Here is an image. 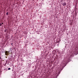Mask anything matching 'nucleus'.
I'll return each mask as SVG.
<instances>
[{
    "mask_svg": "<svg viewBox=\"0 0 78 78\" xmlns=\"http://www.w3.org/2000/svg\"><path fill=\"white\" fill-rule=\"evenodd\" d=\"M66 5H67V4L66 2H64L62 3V5L63 6H66Z\"/></svg>",
    "mask_w": 78,
    "mask_h": 78,
    "instance_id": "f257e3e1",
    "label": "nucleus"
},
{
    "mask_svg": "<svg viewBox=\"0 0 78 78\" xmlns=\"http://www.w3.org/2000/svg\"><path fill=\"white\" fill-rule=\"evenodd\" d=\"M8 53V51H6L5 52V55H8V54H7V53Z\"/></svg>",
    "mask_w": 78,
    "mask_h": 78,
    "instance_id": "f03ea898",
    "label": "nucleus"
},
{
    "mask_svg": "<svg viewBox=\"0 0 78 78\" xmlns=\"http://www.w3.org/2000/svg\"><path fill=\"white\" fill-rule=\"evenodd\" d=\"M6 15H8V12H7L6 13Z\"/></svg>",
    "mask_w": 78,
    "mask_h": 78,
    "instance_id": "7ed1b4c3",
    "label": "nucleus"
},
{
    "mask_svg": "<svg viewBox=\"0 0 78 78\" xmlns=\"http://www.w3.org/2000/svg\"><path fill=\"white\" fill-rule=\"evenodd\" d=\"M8 70H11V68H9L8 69Z\"/></svg>",
    "mask_w": 78,
    "mask_h": 78,
    "instance_id": "20e7f679",
    "label": "nucleus"
},
{
    "mask_svg": "<svg viewBox=\"0 0 78 78\" xmlns=\"http://www.w3.org/2000/svg\"><path fill=\"white\" fill-rule=\"evenodd\" d=\"M2 23H0V26H2Z\"/></svg>",
    "mask_w": 78,
    "mask_h": 78,
    "instance_id": "39448f33",
    "label": "nucleus"
},
{
    "mask_svg": "<svg viewBox=\"0 0 78 78\" xmlns=\"http://www.w3.org/2000/svg\"><path fill=\"white\" fill-rule=\"evenodd\" d=\"M6 30H5V31H4L5 32H6Z\"/></svg>",
    "mask_w": 78,
    "mask_h": 78,
    "instance_id": "423d86ee",
    "label": "nucleus"
},
{
    "mask_svg": "<svg viewBox=\"0 0 78 78\" xmlns=\"http://www.w3.org/2000/svg\"><path fill=\"white\" fill-rule=\"evenodd\" d=\"M2 24H3V23H2Z\"/></svg>",
    "mask_w": 78,
    "mask_h": 78,
    "instance_id": "0eeeda50",
    "label": "nucleus"
},
{
    "mask_svg": "<svg viewBox=\"0 0 78 78\" xmlns=\"http://www.w3.org/2000/svg\"><path fill=\"white\" fill-rule=\"evenodd\" d=\"M13 44L12 43L11 44V45H12Z\"/></svg>",
    "mask_w": 78,
    "mask_h": 78,
    "instance_id": "6e6552de",
    "label": "nucleus"
},
{
    "mask_svg": "<svg viewBox=\"0 0 78 78\" xmlns=\"http://www.w3.org/2000/svg\"><path fill=\"white\" fill-rule=\"evenodd\" d=\"M0 59H1V58H0Z\"/></svg>",
    "mask_w": 78,
    "mask_h": 78,
    "instance_id": "1a4fd4ad",
    "label": "nucleus"
}]
</instances>
